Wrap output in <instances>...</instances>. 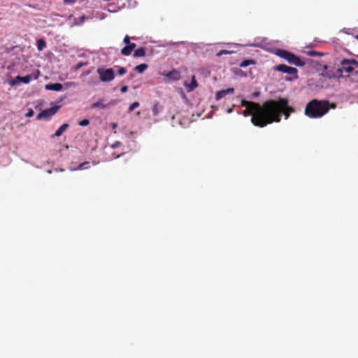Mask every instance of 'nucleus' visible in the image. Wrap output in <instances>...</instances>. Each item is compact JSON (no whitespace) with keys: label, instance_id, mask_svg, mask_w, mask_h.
Returning <instances> with one entry per match:
<instances>
[{"label":"nucleus","instance_id":"obj_1","mask_svg":"<svg viewBox=\"0 0 358 358\" xmlns=\"http://www.w3.org/2000/svg\"><path fill=\"white\" fill-rule=\"evenodd\" d=\"M241 106L246 108L243 112V115L245 117L252 115V123L259 127H264L273 122H280L282 113L287 119L289 114L294 112V109L288 106L287 99L282 98L278 101L269 100L266 101L263 106L242 100Z\"/></svg>","mask_w":358,"mask_h":358},{"label":"nucleus","instance_id":"obj_2","mask_svg":"<svg viewBox=\"0 0 358 358\" xmlns=\"http://www.w3.org/2000/svg\"><path fill=\"white\" fill-rule=\"evenodd\" d=\"M329 109L328 101L313 99L308 103L304 113L310 118H319L324 115Z\"/></svg>","mask_w":358,"mask_h":358},{"label":"nucleus","instance_id":"obj_3","mask_svg":"<svg viewBox=\"0 0 358 358\" xmlns=\"http://www.w3.org/2000/svg\"><path fill=\"white\" fill-rule=\"evenodd\" d=\"M276 55L287 60L289 64L296 66H303L305 65V62L299 57L287 50H278Z\"/></svg>","mask_w":358,"mask_h":358},{"label":"nucleus","instance_id":"obj_4","mask_svg":"<svg viewBox=\"0 0 358 358\" xmlns=\"http://www.w3.org/2000/svg\"><path fill=\"white\" fill-rule=\"evenodd\" d=\"M341 67L337 69L338 77H343V73H351L354 71V66H358V62L355 59H344L341 62Z\"/></svg>","mask_w":358,"mask_h":358},{"label":"nucleus","instance_id":"obj_5","mask_svg":"<svg viewBox=\"0 0 358 358\" xmlns=\"http://www.w3.org/2000/svg\"><path fill=\"white\" fill-rule=\"evenodd\" d=\"M97 73L102 82H110L115 78L114 71L112 69L99 68Z\"/></svg>","mask_w":358,"mask_h":358},{"label":"nucleus","instance_id":"obj_6","mask_svg":"<svg viewBox=\"0 0 358 358\" xmlns=\"http://www.w3.org/2000/svg\"><path fill=\"white\" fill-rule=\"evenodd\" d=\"M275 69L278 71H280V72H282V73H287L289 75H293L294 77L292 78H287L285 80H296L298 78V75H297V69L296 68H294V67H291V66H287L285 64H280V65H278L276 67H275Z\"/></svg>","mask_w":358,"mask_h":358},{"label":"nucleus","instance_id":"obj_7","mask_svg":"<svg viewBox=\"0 0 358 358\" xmlns=\"http://www.w3.org/2000/svg\"><path fill=\"white\" fill-rule=\"evenodd\" d=\"M31 77L30 75H27L26 76L22 77L17 76L15 78V79L10 81V85L11 86L19 85L20 83H23L24 84H28L31 81Z\"/></svg>","mask_w":358,"mask_h":358},{"label":"nucleus","instance_id":"obj_8","mask_svg":"<svg viewBox=\"0 0 358 358\" xmlns=\"http://www.w3.org/2000/svg\"><path fill=\"white\" fill-rule=\"evenodd\" d=\"M116 102L117 101L115 100H111L108 103H103V99H100L99 101L92 103L91 105V108H100L104 109V108H107V107H108L110 106L115 105L116 103Z\"/></svg>","mask_w":358,"mask_h":358},{"label":"nucleus","instance_id":"obj_9","mask_svg":"<svg viewBox=\"0 0 358 358\" xmlns=\"http://www.w3.org/2000/svg\"><path fill=\"white\" fill-rule=\"evenodd\" d=\"M234 92V89L232 87L218 91L215 94V99L217 100H220L222 97H224L225 95H227L228 94H232Z\"/></svg>","mask_w":358,"mask_h":358},{"label":"nucleus","instance_id":"obj_10","mask_svg":"<svg viewBox=\"0 0 358 358\" xmlns=\"http://www.w3.org/2000/svg\"><path fill=\"white\" fill-rule=\"evenodd\" d=\"M63 86L60 83H50L45 85V89L52 91H61Z\"/></svg>","mask_w":358,"mask_h":358},{"label":"nucleus","instance_id":"obj_11","mask_svg":"<svg viewBox=\"0 0 358 358\" xmlns=\"http://www.w3.org/2000/svg\"><path fill=\"white\" fill-rule=\"evenodd\" d=\"M69 125L67 123H64L62 125H61L59 129L55 131L54 135L52 136L59 137L62 135V134L69 128Z\"/></svg>","mask_w":358,"mask_h":358},{"label":"nucleus","instance_id":"obj_12","mask_svg":"<svg viewBox=\"0 0 358 358\" xmlns=\"http://www.w3.org/2000/svg\"><path fill=\"white\" fill-rule=\"evenodd\" d=\"M185 86L186 87L187 90L188 92L194 90L197 87V83L195 80V77L192 76L191 83L189 84L185 83Z\"/></svg>","mask_w":358,"mask_h":358},{"label":"nucleus","instance_id":"obj_13","mask_svg":"<svg viewBox=\"0 0 358 358\" xmlns=\"http://www.w3.org/2000/svg\"><path fill=\"white\" fill-rule=\"evenodd\" d=\"M50 115H49L47 109L42 110L41 113H39L37 116V120H42V119H49L50 118Z\"/></svg>","mask_w":358,"mask_h":358},{"label":"nucleus","instance_id":"obj_14","mask_svg":"<svg viewBox=\"0 0 358 358\" xmlns=\"http://www.w3.org/2000/svg\"><path fill=\"white\" fill-rule=\"evenodd\" d=\"M145 55V48H141L134 51V57H144Z\"/></svg>","mask_w":358,"mask_h":358},{"label":"nucleus","instance_id":"obj_15","mask_svg":"<svg viewBox=\"0 0 358 358\" xmlns=\"http://www.w3.org/2000/svg\"><path fill=\"white\" fill-rule=\"evenodd\" d=\"M46 46V43L45 41L42 39V38H40L37 41V49L38 51H42Z\"/></svg>","mask_w":358,"mask_h":358},{"label":"nucleus","instance_id":"obj_16","mask_svg":"<svg viewBox=\"0 0 358 358\" xmlns=\"http://www.w3.org/2000/svg\"><path fill=\"white\" fill-rule=\"evenodd\" d=\"M168 78H173L174 80H178L179 78V73L177 71H172L166 73V75Z\"/></svg>","mask_w":358,"mask_h":358},{"label":"nucleus","instance_id":"obj_17","mask_svg":"<svg viewBox=\"0 0 358 358\" xmlns=\"http://www.w3.org/2000/svg\"><path fill=\"white\" fill-rule=\"evenodd\" d=\"M152 110L154 115H157L162 110V107L156 103L153 106Z\"/></svg>","mask_w":358,"mask_h":358},{"label":"nucleus","instance_id":"obj_18","mask_svg":"<svg viewBox=\"0 0 358 358\" xmlns=\"http://www.w3.org/2000/svg\"><path fill=\"white\" fill-rule=\"evenodd\" d=\"M148 65L145 64H142L140 65H138L135 67V70L137 71L139 73H143L147 69Z\"/></svg>","mask_w":358,"mask_h":358},{"label":"nucleus","instance_id":"obj_19","mask_svg":"<svg viewBox=\"0 0 358 358\" xmlns=\"http://www.w3.org/2000/svg\"><path fill=\"white\" fill-rule=\"evenodd\" d=\"M59 108H60L59 106H54L47 109L49 115H50V117L54 115L57 112V110L59 109Z\"/></svg>","mask_w":358,"mask_h":358},{"label":"nucleus","instance_id":"obj_20","mask_svg":"<svg viewBox=\"0 0 358 358\" xmlns=\"http://www.w3.org/2000/svg\"><path fill=\"white\" fill-rule=\"evenodd\" d=\"M255 64V62L254 60L252 59H247V60H244L242 62H241V64H239L240 67H242V68H245L250 64Z\"/></svg>","mask_w":358,"mask_h":358},{"label":"nucleus","instance_id":"obj_21","mask_svg":"<svg viewBox=\"0 0 358 358\" xmlns=\"http://www.w3.org/2000/svg\"><path fill=\"white\" fill-rule=\"evenodd\" d=\"M131 50H130L129 47L128 45H126L121 50V53L123 55L128 56L131 53Z\"/></svg>","mask_w":358,"mask_h":358},{"label":"nucleus","instance_id":"obj_22","mask_svg":"<svg viewBox=\"0 0 358 358\" xmlns=\"http://www.w3.org/2000/svg\"><path fill=\"white\" fill-rule=\"evenodd\" d=\"M308 55L311 57H315V56H322L324 54L322 52L310 50L308 52Z\"/></svg>","mask_w":358,"mask_h":358},{"label":"nucleus","instance_id":"obj_23","mask_svg":"<svg viewBox=\"0 0 358 358\" xmlns=\"http://www.w3.org/2000/svg\"><path fill=\"white\" fill-rule=\"evenodd\" d=\"M232 52L231 51H228V50H222L220 51H219L217 53V56L218 57H220L222 56V55H229L231 54Z\"/></svg>","mask_w":358,"mask_h":358},{"label":"nucleus","instance_id":"obj_24","mask_svg":"<svg viewBox=\"0 0 358 358\" xmlns=\"http://www.w3.org/2000/svg\"><path fill=\"white\" fill-rule=\"evenodd\" d=\"M139 103L137 101L131 103L129 108V111H133L136 108L138 107Z\"/></svg>","mask_w":358,"mask_h":358},{"label":"nucleus","instance_id":"obj_25","mask_svg":"<svg viewBox=\"0 0 358 358\" xmlns=\"http://www.w3.org/2000/svg\"><path fill=\"white\" fill-rule=\"evenodd\" d=\"M79 125L82 127L87 126L90 124V121L87 119H84L79 122Z\"/></svg>","mask_w":358,"mask_h":358},{"label":"nucleus","instance_id":"obj_26","mask_svg":"<svg viewBox=\"0 0 358 358\" xmlns=\"http://www.w3.org/2000/svg\"><path fill=\"white\" fill-rule=\"evenodd\" d=\"M87 164H89L88 162H85L81 163L78 166V169H73V170H76V169L82 170V169H85V165H87Z\"/></svg>","mask_w":358,"mask_h":358},{"label":"nucleus","instance_id":"obj_27","mask_svg":"<svg viewBox=\"0 0 358 358\" xmlns=\"http://www.w3.org/2000/svg\"><path fill=\"white\" fill-rule=\"evenodd\" d=\"M126 72H127L126 69L124 68H123V67H120L118 69V74L120 76L124 75V73H126Z\"/></svg>","mask_w":358,"mask_h":358},{"label":"nucleus","instance_id":"obj_28","mask_svg":"<svg viewBox=\"0 0 358 358\" xmlns=\"http://www.w3.org/2000/svg\"><path fill=\"white\" fill-rule=\"evenodd\" d=\"M87 19V17L85 15H83L80 17V21L77 23V24L80 25L82 24L85 20Z\"/></svg>","mask_w":358,"mask_h":358},{"label":"nucleus","instance_id":"obj_29","mask_svg":"<svg viewBox=\"0 0 358 358\" xmlns=\"http://www.w3.org/2000/svg\"><path fill=\"white\" fill-rule=\"evenodd\" d=\"M34 110L32 109H29V111L26 113V117H31L34 115Z\"/></svg>","mask_w":358,"mask_h":358},{"label":"nucleus","instance_id":"obj_30","mask_svg":"<svg viewBox=\"0 0 358 358\" xmlns=\"http://www.w3.org/2000/svg\"><path fill=\"white\" fill-rule=\"evenodd\" d=\"M123 42L128 45L130 43V38L126 36L123 40Z\"/></svg>","mask_w":358,"mask_h":358},{"label":"nucleus","instance_id":"obj_31","mask_svg":"<svg viewBox=\"0 0 358 358\" xmlns=\"http://www.w3.org/2000/svg\"><path fill=\"white\" fill-rule=\"evenodd\" d=\"M120 145H121V143H120V141H116V142H115V143L111 145V148H116L119 147Z\"/></svg>","mask_w":358,"mask_h":358},{"label":"nucleus","instance_id":"obj_32","mask_svg":"<svg viewBox=\"0 0 358 358\" xmlns=\"http://www.w3.org/2000/svg\"><path fill=\"white\" fill-rule=\"evenodd\" d=\"M64 3L66 4H73L76 3V0H63Z\"/></svg>","mask_w":358,"mask_h":358},{"label":"nucleus","instance_id":"obj_33","mask_svg":"<svg viewBox=\"0 0 358 358\" xmlns=\"http://www.w3.org/2000/svg\"><path fill=\"white\" fill-rule=\"evenodd\" d=\"M86 63H83V62H80L78 63L77 65H76V69H80L81 67H83L84 65H85Z\"/></svg>","mask_w":358,"mask_h":358},{"label":"nucleus","instance_id":"obj_34","mask_svg":"<svg viewBox=\"0 0 358 358\" xmlns=\"http://www.w3.org/2000/svg\"><path fill=\"white\" fill-rule=\"evenodd\" d=\"M128 46L129 47L130 50H133L135 48H136V44L135 43H130Z\"/></svg>","mask_w":358,"mask_h":358},{"label":"nucleus","instance_id":"obj_35","mask_svg":"<svg viewBox=\"0 0 358 358\" xmlns=\"http://www.w3.org/2000/svg\"><path fill=\"white\" fill-rule=\"evenodd\" d=\"M127 90H128V87L127 86H123V87H121V90H120V91L122 93L126 92Z\"/></svg>","mask_w":358,"mask_h":358},{"label":"nucleus","instance_id":"obj_36","mask_svg":"<svg viewBox=\"0 0 358 358\" xmlns=\"http://www.w3.org/2000/svg\"><path fill=\"white\" fill-rule=\"evenodd\" d=\"M259 94L260 93L259 92H255L252 93V97H257V96H258L259 95Z\"/></svg>","mask_w":358,"mask_h":358},{"label":"nucleus","instance_id":"obj_37","mask_svg":"<svg viewBox=\"0 0 358 358\" xmlns=\"http://www.w3.org/2000/svg\"><path fill=\"white\" fill-rule=\"evenodd\" d=\"M325 76L328 77L329 78H331L334 77L333 75H331V73H327Z\"/></svg>","mask_w":358,"mask_h":358},{"label":"nucleus","instance_id":"obj_38","mask_svg":"<svg viewBox=\"0 0 358 358\" xmlns=\"http://www.w3.org/2000/svg\"><path fill=\"white\" fill-rule=\"evenodd\" d=\"M233 111V108H229L227 110L228 113H231Z\"/></svg>","mask_w":358,"mask_h":358},{"label":"nucleus","instance_id":"obj_39","mask_svg":"<svg viewBox=\"0 0 358 358\" xmlns=\"http://www.w3.org/2000/svg\"><path fill=\"white\" fill-rule=\"evenodd\" d=\"M180 43H182V42H176V43H173V44H174V45H178V44H180Z\"/></svg>","mask_w":358,"mask_h":358},{"label":"nucleus","instance_id":"obj_40","mask_svg":"<svg viewBox=\"0 0 358 358\" xmlns=\"http://www.w3.org/2000/svg\"><path fill=\"white\" fill-rule=\"evenodd\" d=\"M117 127V124L115 123L113 124V128H115Z\"/></svg>","mask_w":358,"mask_h":358},{"label":"nucleus","instance_id":"obj_41","mask_svg":"<svg viewBox=\"0 0 358 358\" xmlns=\"http://www.w3.org/2000/svg\"><path fill=\"white\" fill-rule=\"evenodd\" d=\"M331 108H336V105H335V104H332V105H331Z\"/></svg>","mask_w":358,"mask_h":358},{"label":"nucleus","instance_id":"obj_42","mask_svg":"<svg viewBox=\"0 0 358 358\" xmlns=\"http://www.w3.org/2000/svg\"><path fill=\"white\" fill-rule=\"evenodd\" d=\"M324 69H327V65H324Z\"/></svg>","mask_w":358,"mask_h":358},{"label":"nucleus","instance_id":"obj_43","mask_svg":"<svg viewBox=\"0 0 358 358\" xmlns=\"http://www.w3.org/2000/svg\"><path fill=\"white\" fill-rule=\"evenodd\" d=\"M108 11L111 12L112 10L110 8H108Z\"/></svg>","mask_w":358,"mask_h":358},{"label":"nucleus","instance_id":"obj_44","mask_svg":"<svg viewBox=\"0 0 358 358\" xmlns=\"http://www.w3.org/2000/svg\"><path fill=\"white\" fill-rule=\"evenodd\" d=\"M357 38H358V36H357Z\"/></svg>","mask_w":358,"mask_h":358}]
</instances>
